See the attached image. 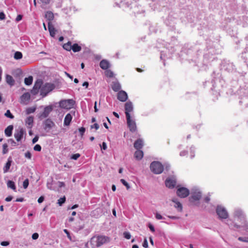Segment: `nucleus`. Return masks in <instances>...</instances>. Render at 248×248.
<instances>
[{"label": "nucleus", "instance_id": "1", "mask_svg": "<svg viewBox=\"0 0 248 248\" xmlns=\"http://www.w3.org/2000/svg\"><path fill=\"white\" fill-rule=\"evenodd\" d=\"M234 221H239L241 224V225H238L236 223L232 222L231 224H229L230 228L243 227L244 230L248 232V222L246 220L245 216L241 210L236 209L235 210L234 213Z\"/></svg>", "mask_w": 248, "mask_h": 248}, {"label": "nucleus", "instance_id": "2", "mask_svg": "<svg viewBox=\"0 0 248 248\" xmlns=\"http://www.w3.org/2000/svg\"><path fill=\"white\" fill-rule=\"evenodd\" d=\"M191 196L189 198V202L192 205L200 206V200L202 197V193L196 187L193 188L191 190Z\"/></svg>", "mask_w": 248, "mask_h": 248}, {"label": "nucleus", "instance_id": "3", "mask_svg": "<svg viewBox=\"0 0 248 248\" xmlns=\"http://www.w3.org/2000/svg\"><path fill=\"white\" fill-rule=\"evenodd\" d=\"M110 241V238L106 236L98 235L93 237L90 241L91 245L93 248L99 247L104 244Z\"/></svg>", "mask_w": 248, "mask_h": 248}, {"label": "nucleus", "instance_id": "4", "mask_svg": "<svg viewBox=\"0 0 248 248\" xmlns=\"http://www.w3.org/2000/svg\"><path fill=\"white\" fill-rule=\"evenodd\" d=\"M150 170L152 172L155 174L161 173L164 170L163 165L159 161H154L150 166Z\"/></svg>", "mask_w": 248, "mask_h": 248}, {"label": "nucleus", "instance_id": "5", "mask_svg": "<svg viewBox=\"0 0 248 248\" xmlns=\"http://www.w3.org/2000/svg\"><path fill=\"white\" fill-rule=\"evenodd\" d=\"M76 102L72 99L62 100L59 102L60 107L62 108L69 109L73 107Z\"/></svg>", "mask_w": 248, "mask_h": 248}, {"label": "nucleus", "instance_id": "6", "mask_svg": "<svg viewBox=\"0 0 248 248\" xmlns=\"http://www.w3.org/2000/svg\"><path fill=\"white\" fill-rule=\"evenodd\" d=\"M54 84L50 83H46L45 85H43L41 88V95L43 96H46L48 93L52 91L55 88Z\"/></svg>", "mask_w": 248, "mask_h": 248}, {"label": "nucleus", "instance_id": "7", "mask_svg": "<svg viewBox=\"0 0 248 248\" xmlns=\"http://www.w3.org/2000/svg\"><path fill=\"white\" fill-rule=\"evenodd\" d=\"M216 212L220 218L226 219L228 217V214L226 209L220 205L217 206Z\"/></svg>", "mask_w": 248, "mask_h": 248}, {"label": "nucleus", "instance_id": "8", "mask_svg": "<svg viewBox=\"0 0 248 248\" xmlns=\"http://www.w3.org/2000/svg\"><path fill=\"white\" fill-rule=\"evenodd\" d=\"M126 118L129 130L132 132H135L137 130L136 124L135 122L131 119L130 113L127 114V117Z\"/></svg>", "mask_w": 248, "mask_h": 248}, {"label": "nucleus", "instance_id": "9", "mask_svg": "<svg viewBox=\"0 0 248 248\" xmlns=\"http://www.w3.org/2000/svg\"><path fill=\"white\" fill-rule=\"evenodd\" d=\"M53 107L51 105H49L46 107L44 108V111L38 114V117L39 119L42 120L44 118L47 117L49 114V113L52 111Z\"/></svg>", "mask_w": 248, "mask_h": 248}, {"label": "nucleus", "instance_id": "10", "mask_svg": "<svg viewBox=\"0 0 248 248\" xmlns=\"http://www.w3.org/2000/svg\"><path fill=\"white\" fill-rule=\"evenodd\" d=\"M166 186L170 189L173 188L176 185V179L175 177H168L165 182Z\"/></svg>", "mask_w": 248, "mask_h": 248}, {"label": "nucleus", "instance_id": "11", "mask_svg": "<svg viewBox=\"0 0 248 248\" xmlns=\"http://www.w3.org/2000/svg\"><path fill=\"white\" fill-rule=\"evenodd\" d=\"M43 83V81L42 79H37L32 88L31 90V93L34 95L37 94L40 89L41 88V86Z\"/></svg>", "mask_w": 248, "mask_h": 248}, {"label": "nucleus", "instance_id": "12", "mask_svg": "<svg viewBox=\"0 0 248 248\" xmlns=\"http://www.w3.org/2000/svg\"><path fill=\"white\" fill-rule=\"evenodd\" d=\"M44 129L46 131H49L53 126H55L54 123L50 119H47L43 122Z\"/></svg>", "mask_w": 248, "mask_h": 248}, {"label": "nucleus", "instance_id": "13", "mask_svg": "<svg viewBox=\"0 0 248 248\" xmlns=\"http://www.w3.org/2000/svg\"><path fill=\"white\" fill-rule=\"evenodd\" d=\"M128 98L127 93L123 90L119 91L117 93V99L121 102H125Z\"/></svg>", "mask_w": 248, "mask_h": 248}, {"label": "nucleus", "instance_id": "14", "mask_svg": "<svg viewBox=\"0 0 248 248\" xmlns=\"http://www.w3.org/2000/svg\"><path fill=\"white\" fill-rule=\"evenodd\" d=\"M25 131L23 128H20L18 130H16L14 134V137L17 141H20L23 137Z\"/></svg>", "mask_w": 248, "mask_h": 248}, {"label": "nucleus", "instance_id": "15", "mask_svg": "<svg viewBox=\"0 0 248 248\" xmlns=\"http://www.w3.org/2000/svg\"><path fill=\"white\" fill-rule=\"evenodd\" d=\"M124 109L126 117H127V114L132 112L133 110V105L132 103L128 101L124 105Z\"/></svg>", "mask_w": 248, "mask_h": 248}, {"label": "nucleus", "instance_id": "16", "mask_svg": "<svg viewBox=\"0 0 248 248\" xmlns=\"http://www.w3.org/2000/svg\"><path fill=\"white\" fill-rule=\"evenodd\" d=\"M172 202L174 203V207L178 211L181 212L182 211L183 206L181 203L176 198L172 199Z\"/></svg>", "mask_w": 248, "mask_h": 248}, {"label": "nucleus", "instance_id": "17", "mask_svg": "<svg viewBox=\"0 0 248 248\" xmlns=\"http://www.w3.org/2000/svg\"><path fill=\"white\" fill-rule=\"evenodd\" d=\"M31 95L29 93H25L20 96V102L21 104H25L30 99Z\"/></svg>", "mask_w": 248, "mask_h": 248}, {"label": "nucleus", "instance_id": "18", "mask_svg": "<svg viewBox=\"0 0 248 248\" xmlns=\"http://www.w3.org/2000/svg\"><path fill=\"white\" fill-rule=\"evenodd\" d=\"M177 195L180 198L186 197V187H182L177 189Z\"/></svg>", "mask_w": 248, "mask_h": 248}, {"label": "nucleus", "instance_id": "19", "mask_svg": "<svg viewBox=\"0 0 248 248\" xmlns=\"http://www.w3.org/2000/svg\"><path fill=\"white\" fill-rule=\"evenodd\" d=\"M99 65L103 70H107L110 66V63L106 60H102L100 62Z\"/></svg>", "mask_w": 248, "mask_h": 248}, {"label": "nucleus", "instance_id": "20", "mask_svg": "<svg viewBox=\"0 0 248 248\" xmlns=\"http://www.w3.org/2000/svg\"><path fill=\"white\" fill-rule=\"evenodd\" d=\"M143 146V141L141 139H138L134 143V147L137 150H140L142 148Z\"/></svg>", "mask_w": 248, "mask_h": 248}, {"label": "nucleus", "instance_id": "21", "mask_svg": "<svg viewBox=\"0 0 248 248\" xmlns=\"http://www.w3.org/2000/svg\"><path fill=\"white\" fill-rule=\"evenodd\" d=\"M72 119V116L70 113L66 115L64 120V125L68 126L70 125Z\"/></svg>", "mask_w": 248, "mask_h": 248}, {"label": "nucleus", "instance_id": "22", "mask_svg": "<svg viewBox=\"0 0 248 248\" xmlns=\"http://www.w3.org/2000/svg\"><path fill=\"white\" fill-rule=\"evenodd\" d=\"M48 29L51 36L54 37L56 33V30L51 22H48Z\"/></svg>", "mask_w": 248, "mask_h": 248}, {"label": "nucleus", "instance_id": "23", "mask_svg": "<svg viewBox=\"0 0 248 248\" xmlns=\"http://www.w3.org/2000/svg\"><path fill=\"white\" fill-rule=\"evenodd\" d=\"M112 89L114 92H118L121 89V86L118 81L112 82L111 85Z\"/></svg>", "mask_w": 248, "mask_h": 248}, {"label": "nucleus", "instance_id": "24", "mask_svg": "<svg viewBox=\"0 0 248 248\" xmlns=\"http://www.w3.org/2000/svg\"><path fill=\"white\" fill-rule=\"evenodd\" d=\"M14 128V126L12 125H10L7 126L5 129V134L7 137H10L12 135V131Z\"/></svg>", "mask_w": 248, "mask_h": 248}, {"label": "nucleus", "instance_id": "25", "mask_svg": "<svg viewBox=\"0 0 248 248\" xmlns=\"http://www.w3.org/2000/svg\"><path fill=\"white\" fill-rule=\"evenodd\" d=\"M6 81L10 86H13L15 84V80L13 77L9 75L6 76Z\"/></svg>", "mask_w": 248, "mask_h": 248}, {"label": "nucleus", "instance_id": "26", "mask_svg": "<svg viewBox=\"0 0 248 248\" xmlns=\"http://www.w3.org/2000/svg\"><path fill=\"white\" fill-rule=\"evenodd\" d=\"M12 162V160L11 158L9 157L8 159L7 162H6L5 166L3 168L4 173H6L9 171L10 166H11Z\"/></svg>", "mask_w": 248, "mask_h": 248}, {"label": "nucleus", "instance_id": "27", "mask_svg": "<svg viewBox=\"0 0 248 248\" xmlns=\"http://www.w3.org/2000/svg\"><path fill=\"white\" fill-rule=\"evenodd\" d=\"M143 156V153L140 150H138L135 152L134 157L136 159L140 160L142 159Z\"/></svg>", "mask_w": 248, "mask_h": 248}, {"label": "nucleus", "instance_id": "28", "mask_svg": "<svg viewBox=\"0 0 248 248\" xmlns=\"http://www.w3.org/2000/svg\"><path fill=\"white\" fill-rule=\"evenodd\" d=\"M45 17L48 20V22H51L54 17L53 13L51 11H47L45 14Z\"/></svg>", "mask_w": 248, "mask_h": 248}, {"label": "nucleus", "instance_id": "29", "mask_svg": "<svg viewBox=\"0 0 248 248\" xmlns=\"http://www.w3.org/2000/svg\"><path fill=\"white\" fill-rule=\"evenodd\" d=\"M26 124L28 125L29 128H31L33 123V117L29 116L27 118L25 121Z\"/></svg>", "mask_w": 248, "mask_h": 248}, {"label": "nucleus", "instance_id": "30", "mask_svg": "<svg viewBox=\"0 0 248 248\" xmlns=\"http://www.w3.org/2000/svg\"><path fill=\"white\" fill-rule=\"evenodd\" d=\"M7 186L9 188H10L15 191L16 190V186L15 182L14 181H11V180H8L7 181Z\"/></svg>", "mask_w": 248, "mask_h": 248}, {"label": "nucleus", "instance_id": "31", "mask_svg": "<svg viewBox=\"0 0 248 248\" xmlns=\"http://www.w3.org/2000/svg\"><path fill=\"white\" fill-rule=\"evenodd\" d=\"M33 81V77L32 76H29L28 78H25L24 79V83L26 85H31Z\"/></svg>", "mask_w": 248, "mask_h": 248}, {"label": "nucleus", "instance_id": "32", "mask_svg": "<svg viewBox=\"0 0 248 248\" xmlns=\"http://www.w3.org/2000/svg\"><path fill=\"white\" fill-rule=\"evenodd\" d=\"M81 46H78V44H74L73 46H72V50L74 52H79L81 50Z\"/></svg>", "mask_w": 248, "mask_h": 248}, {"label": "nucleus", "instance_id": "33", "mask_svg": "<svg viewBox=\"0 0 248 248\" xmlns=\"http://www.w3.org/2000/svg\"><path fill=\"white\" fill-rule=\"evenodd\" d=\"M63 48L67 51H70L72 49L71 42L69 41L67 43L64 44L63 45Z\"/></svg>", "mask_w": 248, "mask_h": 248}, {"label": "nucleus", "instance_id": "34", "mask_svg": "<svg viewBox=\"0 0 248 248\" xmlns=\"http://www.w3.org/2000/svg\"><path fill=\"white\" fill-rule=\"evenodd\" d=\"M14 57L16 60H20L22 58V54L21 52L16 51L15 53Z\"/></svg>", "mask_w": 248, "mask_h": 248}, {"label": "nucleus", "instance_id": "35", "mask_svg": "<svg viewBox=\"0 0 248 248\" xmlns=\"http://www.w3.org/2000/svg\"><path fill=\"white\" fill-rule=\"evenodd\" d=\"M36 110V108H32V107H31V108H28L26 109V113L27 114H30L31 113H33Z\"/></svg>", "mask_w": 248, "mask_h": 248}, {"label": "nucleus", "instance_id": "36", "mask_svg": "<svg viewBox=\"0 0 248 248\" xmlns=\"http://www.w3.org/2000/svg\"><path fill=\"white\" fill-rule=\"evenodd\" d=\"M4 115L6 117L10 119H14V116L11 113L10 110H7Z\"/></svg>", "mask_w": 248, "mask_h": 248}, {"label": "nucleus", "instance_id": "37", "mask_svg": "<svg viewBox=\"0 0 248 248\" xmlns=\"http://www.w3.org/2000/svg\"><path fill=\"white\" fill-rule=\"evenodd\" d=\"M65 201H66V198L64 196L62 198H60L58 200V204H59V205L60 206H62L63 203H64L65 202Z\"/></svg>", "mask_w": 248, "mask_h": 248}, {"label": "nucleus", "instance_id": "38", "mask_svg": "<svg viewBox=\"0 0 248 248\" xmlns=\"http://www.w3.org/2000/svg\"><path fill=\"white\" fill-rule=\"evenodd\" d=\"M8 145L6 143H4L2 145L3 150H2V153L3 154H6L8 153V150L7 149Z\"/></svg>", "mask_w": 248, "mask_h": 248}, {"label": "nucleus", "instance_id": "39", "mask_svg": "<svg viewBox=\"0 0 248 248\" xmlns=\"http://www.w3.org/2000/svg\"><path fill=\"white\" fill-rule=\"evenodd\" d=\"M106 75L107 77L109 78H112L114 76L113 72L110 70H108L106 72Z\"/></svg>", "mask_w": 248, "mask_h": 248}, {"label": "nucleus", "instance_id": "40", "mask_svg": "<svg viewBox=\"0 0 248 248\" xmlns=\"http://www.w3.org/2000/svg\"><path fill=\"white\" fill-rule=\"evenodd\" d=\"M80 156V155L78 153L73 154L71 155L70 158L75 160H77Z\"/></svg>", "mask_w": 248, "mask_h": 248}, {"label": "nucleus", "instance_id": "41", "mask_svg": "<svg viewBox=\"0 0 248 248\" xmlns=\"http://www.w3.org/2000/svg\"><path fill=\"white\" fill-rule=\"evenodd\" d=\"M123 235H124V237L127 239H129L131 236L130 232H124L123 233Z\"/></svg>", "mask_w": 248, "mask_h": 248}, {"label": "nucleus", "instance_id": "42", "mask_svg": "<svg viewBox=\"0 0 248 248\" xmlns=\"http://www.w3.org/2000/svg\"><path fill=\"white\" fill-rule=\"evenodd\" d=\"M121 182L126 187V188L128 189L130 188V186L128 183L124 179H121L120 180Z\"/></svg>", "mask_w": 248, "mask_h": 248}, {"label": "nucleus", "instance_id": "43", "mask_svg": "<svg viewBox=\"0 0 248 248\" xmlns=\"http://www.w3.org/2000/svg\"><path fill=\"white\" fill-rule=\"evenodd\" d=\"M29 184L28 179H25L23 183V186L24 188L26 189L28 187Z\"/></svg>", "mask_w": 248, "mask_h": 248}, {"label": "nucleus", "instance_id": "44", "mask_svg": "<svg viewBox=\"0 0 248 248\" xmlns=\"http://www.w3.org/2000/svg\"><path fill=\"white\" fill-rule=\"evenodd\" d=\"M8 142L11 144L13 146H16L17 144L16 142L12 139H10L8 140Z\"/></svg>", "mask_w": 248, "mask_h": 248}, {"label": "nucleus", "instance_id": "45", "mask_svg": "<svg viewBox=\"0 0 248 248\" xmlns=\"http://www.w3.org/2000/svg\"><path fill=\"white\" fill-rule=\"evenodd\" d=\"M41 146L39 144H36L33 147L34 150L38 152L41 151Z\"/></svg>", "mask_w": 248, "mask_h": 248}, {"label": "nucleus", "instance_id": "46", "mask_svg": "<svg viewBox=\"0 0 248 248\" xmlns=\"http://www.w3.org/2000/svg\"><path fill=\"white\" fill-rule=\"evenodd\" d=\"M163 166L164 169L167 171H168L170 169V166L169 163H164Z\"/></svg>", "mask_w": 248, "mask_h": 248}, {"label": "nucleus", "instance_id": "47", "mask_svg": "<svg viewBox=\"0 0 248 248\" xmlns=\"http://www.w3.org/2000/svg\"><path fill=\"white\" fill-rule=\"evenodd\" d=\"M63 232L66 234L67 237L70 241H73L69 232L67 229H64Z\"/></svg>", "mask_w": 248, "mask_h": 248}, {"label": "nucleus", "instance_id": "48", "mask_svg": "<svg viewBox=\"0 0 248 248\" xmlns=\"http://www.w3.org/2000/svg\"><path fill=\"white\" fill-rule=\"evenodd\" d=\"M85 130H86L85 128L84 127H81L78 129L79 132L80 133V135L81 136H82L84 135V134L85 132Z\"/></svg>", "mask_w": 248, "mask_h": 248}, {"label": "nucleus", "instance_id": "49", "mask_svg": "<svg viewBox=\"0 0 248 248\" xmlns=\"http://www.w3.org/2000/svg\"><path fill=\"white\" fill-rule=\"evenodd\" d=\"M228 65L230 67H226V69H227L229 71H232L234 69V65L232 63H229Z\"/></svg>", "mask_w": 248, "mask_h": 248}, {"label": "nucleus", "instance_id": "50", "mask_svg": "<svg viewBox=\"0 0 248 248\" xmlns=\"http://www.w3.org/2000/svg\"><path fill=\"white\" fill-rule=\"evenodd\" d=\"M238 239L240 241L244 242H248V237H238Z\"/></svg>", "mask_w": 248, "mask_h": 248}, {"label": "nucleus", "instance_id": "51", "mask_svg": "<svg viewBox=\"0 0 248 248\" xmlns=\"http://www.w3.org/2000/svg\"><path fill=\"white\" fill-rule=\"evenodd\" d=\"M25 157L30 159L31 158V154L29 151H27L25 154Z\"/></svg>", "mask_w": 248, "mask_h": 248}, {"label": "nucleus", "instance_id": "52", "mask_svg": "<svg viewBox=\"0 0 248 248\" xmlns=\"http://www.w3.org/2000/svg\"><path fill=\"white\" fill-rule=\"evenodd\" d=\"M32 239L33 240H36L39 237V234L37 232H35L34 233H33L32 234V236H31Z\"/></svg>", "mask_w": 248, "mask_h": 248}, {"label": "nucleus", "instance_id": "53", "mask_svg": "<svg viewBox=\"0 0 248 248\" xmlns=\"http://www.w3.org/2000/svg\"><path fill=\"white\" fill-rule=\"evenodd\" d=\"M142 246L145 248H147L148 247V244L146 238L144 239L142 244Z\"/></svg>", "mask_w": 248, "mask_h": 248}, {"label": "nucleus", "instance_id": "54", "mask_svg": "<svg viewBox=\"0 0 248 248\" xmlns=\"http://www.w3.org/2000/svg\"><path fill=\"white\" fill-rule=\"evenodd\" d=\"M155 217L157 219H165L160 214L156 213L155 214Z\"/></svg>", "mask_w": 248, "mask_h": 248}, {"label": "nucleus", "instance_id": "55", "mask_svg": "<svg viewBox=\"0 0 248 248\" xmlns=\"http://www.w3.org/2000/svg\"><path fill=\"white\" fill-rule=\"evenodd\" d=\"M91 128H95L96 130H97L99 128V125L98 124L95 123L93 125H92L91 126Z\"/></svg>", "mask_w": 248, "mask_h": 248}, {"label": "nucleus", "instance_id": "56", "mask_svg": "<svg viewBox=\"0 0 248 248\" xmlns=\"http://www.w3.org/2000/svg\"><path fill=\"white\" fill-rule=\"evenodd\" d=\"M148 227L150 229V231L152 232H154L155 231V229L154 226L151 224V223H149Z\"/></svg>", "mask_w": 248, "mask_h": 248}, {"label": "nucleus", "instance_id": "57", "mask_svg": "<svg viewBox=\"0 0 248 248\" xmlns=\"http://www.w3.org/2000/svg\"><path fill=\"white\" fill-rule=\"evenodd\" d=\"M9 244H10V243L9 241H2L0 243V245L2 246H8V245H9Z\"/></svg>", "mask_w": 248, "mask_h": 248}, {"label": "nucleus", "instance_id": "58", "mask_svg": "<svg viewBox=\"0 0 248 248\" xmlns=\"http://www.w3.org/2000/svg\"><path fill=\"white\" fill-rule=\"evenodd\" d=\"M100 147L102 148V149L105 150L107 148V145L105 142H103L102 145L101 146V144H100Z\"/></svg>", "mask_w": 248, "mask_h": 248}, {"label": "nucleus", "instance_id": "59", "mask_svg": "<svg viewBox=\"0 0 248 248\" xmlns=\"http://www.w3.org/2000/svg\"><path fill=\"white\" fill-rule=\"evenodd\" d=\"M38 139H39V137L37 135L35 136L32 140V143L33 144L35 143L38 140Z\"/></svg>", "mask_w": 248, "mask_h": 248}, {"label": "nucleus", "instance_id": "60", "mask_svg": "<svg viewBox=\"0 0 248 248\" xmlns=\"http://www.w3.org/2000/svg\"><path fill=\"white\" fill-rule=\"evenodd\" d=\"M22 17H23V16L21 15H18L16 19V22H19V21H20L22 19Z\"/></svg>", "mask_w": 248, "mask_h": 248}, {"label": "nucleus", "instance_id": "61", "mask_svg": "<svg viewBox=\"0 0 248 248\" xmlns=\"http://www.w3.org/2000/svg\"><path fill=\"white\" fill-rule=\"evenodd\" d=\"M44 199H45V198H44V196H42L40 197L39 198V199H38V203H41L43 202L44 201Z\"/></svg>", "mask_w": 248, "mask_h": 248}, {"label": "nucleus", "instance_id": "62", "mask_svg": "<svg viewBox=\"0 0 248 248\" xmlns=\"http://www.w3.org/2000/svg\"><path fill=\"white\" fill-rule=\"evenodd\" d=\"M5 18V15L3 12L0 13V20H3Z\"/></svg>", "mask_w": 248, "mask_h": 248}, {"label": "nucleus", "instance_id": "63", "mask_svg": "<svg viewBox=\"0 0 248 248\" xmlns=\"http://www.w3.org/2000/svg\"><path fill=\"white\" fill-rule=\"evenodd\" d=\"M42 3L44 4H48L50 3V0H40Z\"/></svg>", "mask_w": 248, "mask_h": 248}, {"label": "nucleus", "instance_id": "64", "mask_svg": "<svg viewBox=\"0 0 248 248\" xmlns=\"http://www.w3.org/2000/svg\"><path fill=\"white\" fill-rule=\"evenodd\" d=\"M13 198V197L12 196H9L7 197V198H6L5 200L6 202H10L12 200Z\"/></svg>", "mask_w": 248, "mask_h": 248}]
</instances>
